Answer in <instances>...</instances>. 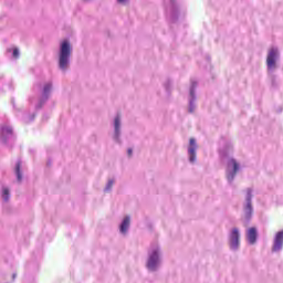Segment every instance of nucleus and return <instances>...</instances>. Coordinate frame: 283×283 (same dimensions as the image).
<instances>
[{"label":"nucleus","mask_w":283,"mask_h":283,"mask_svg":"<svg viewBox=\"0 0 283 283\" xmlns=\"http://www.w3.org/2000/svg\"><path fill=\"white\" fill-rule=\"evenodd\" d=\"M160 264H163V253L160 252V247H158V244H154L148 250L146 269L151 273H155V271L160 269Z\"/></svg>","instance_id":"1"},{"label":"nucleus","mask_w":283,"mask_h":283,"mask_svg":"<svg viewBox=\"0 0 283 283\" xmlns=\"http://www.w3.org/2000/svg\"><path fill=\"white\" fill-rule=\"evenodd\" d=\"M57 56L59 69L62 70V72H66L67 67H70V59H72V44H70V41L63 40L60 43Z\"/></svg>","instance_id":"2"},{"label":"nucleus","mask_w":283,"mask_h":283,"mask_svg":"<svg viewBox=\"0 0 283 283\" xmlns=\"http://www.w3.org/2000/svg\"><path fill=\"white\" fill-rule=\"evenodd\" d=\"M279 62H280V49H277V46L270 48L268 50V55H266V67L270 74L277 70Z\"/></svg>","instance_id":"3"},{"label":"nucleus","mask_w":283,"mask_h":283,"mask_svg":"<svg viewBox=\"0 0 283 283\" xmlns=\"http://www.w3.org/2000/svg\"><path fill=\"white\" fill-rule=\"evenodd\" d=\"M251 200H253V189L248 188L245 190V202L243 203V219L245 222H250L251 218H253V203H251Z\"/></svg>","instance_id":"4"},{"label":"nucleus","mask_w":283,"mask_h":283,"mask_svg":"<svg viewBox=\"0 0 283 283\" xmlns=\"http://www.w3.org/2000/svg\"><path fill=\"white\" fill-rule=\"evenodd\" d=\"M240 171V164L234 158H229L227 161L226 176L228 182L231 185L235 180V175Z\"/></svg>","instance_id":"5"},{"label":"nucleus","mask_w":283,"mask_h":283,"mask_svg":"<svg viewBox=\"0 0 283 283\" xmlns=\"http://www.w3.org/2000/svg\"><path fill=\"white\" fill-rule=\"evenodd\" d=\"M229 247L231 251H238L240 249V230L233 228L229 234Z\"/></svg>","instance_id":"6"},{"label":"nucleus","mask_w":283,"mask_h":283,"mask_svg":"<svg viewBox=\"0 0 283 283\" xmlns=\"http://www.w3.org/2000/svg\"><path fill=\"white\" fill-rule=\"evenodd\" d=\"M283 249V230L279 231L274 237V242L272 247L273 253H279Z\"/></svg>","instance_id":"7"},{"label":"nucleus","mask_w":283,"mask_h":283,"mask_svg":"<svg viewBox=\"0 0 283 283\" xmlns=\"http://www.w3.org/2000/svg\"><path fill=\"white\" fill-rule=\"evenodd\" d=\"M198 86V83L191 82V87H190V99H189V112L190 114H193L196 109V87Z\"/></svg>","instance_id":"8"},{"label":"nucleus","mask_w":283,"mask_h":283,"mask_svg":"<svg viewBox=\"0 0 283 283\" xmlns=\"http://www.w3.org/2000/svg\"><path fill=\"white\" fill-rule=\"evenodd\" d=\"M14 138V133L12 132V127L6 125L1 127V140L3 143H8V140H12Z\"/></svg>","instance_id":"9"},{"label":"nucleus","mask_w":283,"mask_h":283,"mask_svg":"<svg viewBox=\"0 0 283 283\" xmlns=\"http://www.w3.org/2000/svg\"><path fill=\"white\" fill-rule=\"evenodd\" d=\"M198 149V144H196L195 138H190L188 147V158L189 163H196V150Z\"/></svg>","instance_id":"10"},{"label":"nucleus","mask_w":283,"mask_h":283,"mask_svg":"<svg viewBox=\"0 0 283 283\" xmlns=\"http://www.w3.org/2000/svg\"><path fill=\"white\" fill-rule=\"evenodd\" d=\"M113 126H114V135H113V138L116 143H120V116H116L114 118V123H113Z\"/></svg>","instance_id":"11"},{"label":"nucleus","mask_w":283,"mask_h":283,"mask_svg":"<svg viewBox=\"0 0 283 283\" xmlns=\"http://www.w3.org/2000/svg\"><path fill=\"white\" fill-rule=\"evenodd\" d=\"M247 238L249 244H255L258 240V230L255 228H250L247 232Z\"/></svg>","instance_id":"12"},{"label":"nucleus","mask_w":283,"mask_h":283,"mask_svg":"<svg viewBox=\"0 0 283 283\" xmlns=\"http://www.w3.org/2000/svg\"><path fill=\"white\" fill-rule=\"evenodd\" d=\"M132 222V219L129 217H125L119 226V231L125 235L127 231H129V224Z\"/></svg>","instance_id":"13"},{"label":"nucleus","mask_w":283,"mask_h":283,"mask_svg":"<svg viewBox=\"0 0 283 283\" xmlns=\"http://www.w3.org/2000/svg\"><path fill=\"white\" fill-rule=\"evenodd\" d=\"M52 92V83H46L43 86V91H42V101H45L46 98H50V93Z\"/></svg>","instance_id":"14"},{"label":"nucleus","mask_w":283,"mask_h":283,"mask_svg":"<svg viewBox=\"0 0 283 283\" xmlns=\"http://www.w3.org/2000/svg\"><path fill=\"white\" fill-rule=\"evenodd\" d=\"M15 176H17L18 182H21V180H23V177L21 176V160H18L15 164Z\"/></svg>","instance_id":"15"},{"label":"nucleus","mask_w":283,"mask_h":283,"mask_svg":"<svg viewBox=\"0 0 283 283\" xmlns=\"http://www.w3.org/2000/svg\"><path fill=\"white\" fill-rule=\"evenodd\" d=\"M2 200H4V202H8V200H10V190L8 188H2Z\"/></svg>","instance_id":"16"},{"label":"nucleus","mask_w":283,"mask_h":283,"mask_svg":"<svg viewBox=\"0 0 283 283\" xmlns=\"http://www.w3.org/2000/svg\"><path fill=\"white\" fill-rule=\"evenodd\" d=\"M112 187H114V179H109L106 184L105 191H112Z\"/></svg>","instance_id":"17"},{"label":"nucleus","mask_w":283,"mask_h":283,"mask_svg":"<svg viewBox=\"0 0 283 283\" xmlns=\"http://www.w3.org/2000/svg\"><path fill=\"white\" fill-rule=\"evenodd\" d=\"M12 56H13V59H19V49L14 48L12 50Z\"/></svg>","instance_id":"18"},{"label":"nucleus","mask_w":283,"mask_h":283,"mask_svg":"<svg viewBox=\"0 0 283 283\" xmlns=\"http://www.w3.org/2000/svg\"><path fill=\"white\" fill-rule=\"evenodd\" d=\"M117 2L125 4V3H127V0H117Z\"/></svg>","instance_id":"19"},{"label":"nucleus","mask_w":283,"mask_h":283,"mask_svg":"<svg viewBox=\"0 0 283 283\" xmlns=\"http://www.w3.org/2000/svg\"><path fill=\"white\" fill-rule=\"evenodd\" d=\"M127 151H128V156H132V154H133L132 148H129Z\"/></svg>","instance_id":"20"},{"label":"nucleus","mask_w":283,"mask_h":283,"mask_svg":"<svg viewBox=\"0 0 283 283\" xmlns=\"http://www.w3.org/2000/svg\"><path fill=\"white\" fill-rule=\"evenodd\" d=\"M8 52H12V49H9Z\"/></svg>","instance_id":"21"},{"label":"nucleus","mask_w":283,"mask_h":283,"mask_svg":"<svg viewBox=\"0 0 283 283\" xmlns=\"http://www.w3.org/2000/svg\"><path fill=\"white\" fill-rule=\"evenodd\" d=\"M14 277H17V274H13V280H14Z\"/></svg>","instance_id":"22"}]
</instances>
